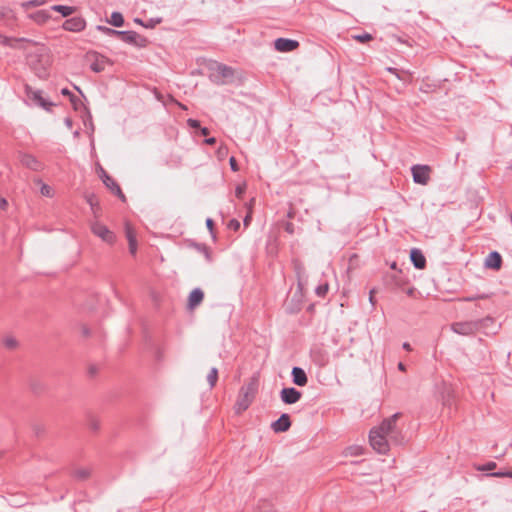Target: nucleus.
<instances>
[{
    "label": "nucleus",
    "mask_w": 512,
    "mask_h": 512,
    "mask_svg": "<svg viewBox=\"0 0 512 512\" xmlns=\"http://www.w3.org/2000/svg\"><path fill=\"white\" fill-rule=\"evenodd\" d=\"M245 191H246V183H242V184L238 185L235 190L236 197L242 198Z\"/></svg>",
    "instance_id": "obj_33"
},
{
    "label": "nucleus",
    "mask_w": 512,
    "mask_h": 512,
    "mask_svg": "<svg viewBox=\"0 0 512 512\" xmlns=\"http://www.w3.org/2000/svg\"><path fill=\"white\" fill-rule=\"evenodd\" d=\"M51 10L60 13L63 17H68L74 14L77 11V8L74 6L53 5Z\"/></svg>",
    "instance_id": "obj_22"
},
{
    "label": "nucleus",
    "mask_w": 512,
    "mask_h": 512,
    "mask_svg": "<svg viewBox=\"0 0 512 512\" xmlns=\"http://www.w3.org/2000/svg\"><path fill=\"white\" fill-rule=\"evenodd\" d=\"M286 231H288L289 233H293V224L292 223H287Z\"/></svg>",
    "instance_id": "obj_47"
},
{
    "label": "nucleus",
    "mask_w": 512,
    "mask_h": 512,
    "mask_svg": "<svg viewBox=\"0 0 512 512\" xmlns=\"http://www.w3.org/2000/svg\"><path fill=\"white\" fill-rule=\"evenodd\" d=\"M410 258L414 266L417 269H424L426 266V259L422 252L418 249H412L410 252Z\"/></svg>",
    "instance_id": "obj_19"
},
{
    "label": "nucleus",
    "mask_w": 512,
    "mask_h": 512,
    "mask_svg": "<svg viewBox=\"0 0 512 512\" xmlns=\"http://www.w3.org/2000/svg\"><path fill=\"white\" fill-rule=\"evenodd\" d=\"M207 380L211 387H214L218 380V370L216 368H212L209 374L207 375Z\"/></svg>",
    "instance_id": "obj_28"
},
{
    "label": "nucleus",
    "mask_w": 512,
    "mask_h": 512,
    "mask_svg": "<svg viewBox=\"0 0 512 512\" xmlns=\"http://www.w3.org/2000/svg\"><path fill=\"white\" fill-rule=\"evenodd\" d=\"M413 180L417 184L427 185L432 169L428 165H414L411 168Z\"/></svg>",
    "instance_id": "obj_7"
},
{
    "label": "nucleus",
    "mask_w": 512,
    "mask_h": 512,
    "mask_svg": "<svg viewBox=\"0 0 512 512\" xmlns=\"http://www.w3.org/2000/svg\"><path fill=\"white\" fill-rule=\"evenodd\" d=\"M118 36L127 43H136V39L139 37L135 32L119 31Z\"/></svg>",
    "instance_id": "obj_25"
},
{
    "label": "nucleus",
    "mask_w": 512,
    "mask_h": 512,
    "mask_svg": "<svg viewBox=\"0 0 512 512\" xmlns=\"http://www.w3.org/2000/svg\"><path fill=\"white\" fill-rule=\"evenodd\" d=\"M275 49L279 52H291L299 47V42L296 40L278 38L274 43Z\"/></svg>",
    "instance_id": "obj_10"
},
{
    "label": "nucleus",
    "mask_w": 512,
    "mask_h": 512,
    "mask_svg": "<svg viewBox=\"0 0 512 512\" xmlns=\"http://www.w3.org/2000/svg\"><path fill=\"white\" fill-rule=\"evenodd\" d=\"M206 225H207V228L212 232L213 227H214V222H213V220H212V219H210V218H209V219H207V220H206Z\"/></svg>",
    "instance_id": "obj_45"
},
{
    "label": "nucleus",
    "mask_w": 512,
    "mask_h": 512,
    "mask_svg": "<svg viewBox=\"0 0 512 512\" xmlns=\"http://www.w3.org/2000/svg\"><path fill=\"white\" fill-rule=\"evenodd\" d=\"M353 38L360 43H366L373 39L372 35H370L368 33H365L362 35H355V36H353Z\"/></svg>",
    "instance_id": "obj_30"
},
{
    "label": "nucleus",
    "mask_w": 512,
    "mask_h": 512,
    "mask_svg": "<svg viewBox=\"0 0 512 512\" xmlns=\"http://www.w3.org/2000/svg\"><path fill=\"white\" fill-rule=\"evenodd\" d=\"M26 62L38 77L44 79L48 77L52 55L45 45L33 42L26 53Z\"/></svg>",
    "instance_id": "obj_1"
},
{
    "label": "nucleus",
    "mask_w": 512,
    "mask_h": 512,
    "mask_svg": "<svg viewBox=\"0 0 512 512\" xmlns=\"http://www.w3.org/2000/svg\"><path fill=\"white\" fill-rule=\"evenodd\" d=\"M86 59L90 65L91 70L96 73L102 72L106 69V67L112 65V62L107 57L97 52L87 53Z\"/></svg>",
    "instance_id": "obj_5"
},
{
    "label": "nucleus",
    "mask_w": 512,
    "mask_h": 512,
    "mask_svg": "<svg viewBox=\"0 0 512 512\" xmlns=\"http://www.w3.org/2000/svg\"><path fill=\"white\" fill-rule=\"evenodd\" d=\"M301 398V393L295 388H284L281 391V399L286 404H294Z\"/></svg>",
    "instance_id": "obj_12"
},
{
    "label": "nucleus",
    "mask_w": 512,
    "mask_h": 512,
    "mask_svg": "<svg viewBox=\"0 0 512 512\" xmlns=\"http://www.w3.org/2000/svg\"><path fill=\"white\" fill-rule=\"evenodd\" d=\"M75 476L79 479H87L90 476V471L87 469H79L75 472Z\"/></svg>",
    "instance_id": "obj_31"
},
{
    "label": "nucleus",
    "mask_w": 512,
    "mask_h": 512,
    "mask_svg": "<svg viewBox=\"0 0 512 512\" xmlns=\"http://www.w3.org/2000/svg\"><path fill=\"white\" fill-rule=\"evenodd\" d=\"M62 94L64 95H70V91L68 89H63Z\"/></svg>",
    "instance_id": "obj_55"
},
{
    "label": "nucleus",
    "mask_w": 512,
    "mask_h": 512,
    "mask_svg": "<svg viewBox=\"0 0 512 512\" xmlns=\"http://www.w3.org/2000/svg\"><path fill=\"white\" fill-rule=\"evenodd\" d=\"M349 450L351 451V454L352 455H360L362 454V451H361V448L360 447H350Z\"/></svg>",
    "instance_id": "obj_44"
},
{
    "label": "nucleus",
    "mask_w": 512,
    "mask_h": 512,
    "mask_svg": "<svg viewBox=\"0 0 512 512\" xmlns=\"http://www.w3.org/2000/svg\"><path fill=\"white\" fill-rule=\"evenodd\" d=\"M179 106L182 108V109H186V107L182 104H179Z\"/></svg>",
    "instance_id": "obj_59"
},
{
    "label": "nucleus",
    "mask_w": 512,
    "mask_h": 512,
    "mask_svg": "<svg viewBox=\"0 0 512 512\" xmlns=\"http://www.w3.org/2000/svg\"><path fill=\"white\" fill-rule=\"evenodd\" d=\"M485 267L493 270H500L502 266V257L498 252H491L484 263Z\"/></svg>",
    "instance_id": "obj_13"
},
{
    "label": "nucleus",
    "mask_w": 512,
    "mask_h": 512,
    "mask_svg": "<svg viewBox=\"0 0 512 512\" xmlns=\"http://www.w3.org/2000/svg\"><path fill=\"white\" fill-rule=\"evenodd\" d=\"M217 69H218L219 73L222 74L223 77H230V76H232L231 69L226 67V66L219 65Z\"/></svg>",
    "instance_id": "obj_32"
},
{
    "label": "nucleus",
    "mask_w": 512,
    "mask_h": 512,
    "mask_svg": "<svg viewBox=\"0 0 512 512\" xmlns=\"http://www.w3.org/2000/svg\"><path fill=\"white\" fill-rule=\"evenodd\" d=\"M229 162H230L231 169H232L233 171H235V172H236V171H238V169H239V168H238V165H237L236 159H235L234 157H231V158H230V160H229Z\"/></svg>",
    "instance_id": "obj_43"
},
{
    "label": "nucleus",
    "mask_w": 512,
    "mask_h": 512,
    "mask_svg": "<svg viewBox=\"0 0 512 512\" xmlns=\"http://www.w3.org/2000/svg\"><path fill=\"white\" fill-rule=\"evenodd\" d=\"M397 414L385 419L378 427L371 429L369 434V442L371 447L380 454L389 451L388 435H390L397 421Z\"/></svg>",
    "instance_id": "obj_2"
},
{
    "label": "nucleus",
    "mask_w": 512,
    "mask_h": 512,
    "mask_svg": "<svg viewBox=\"0 0 512 512\" xmlns=\"http://www.w3.org/2000/svg\"><path fill=\"white\" fill-rule=\"evenodd\" d=\"M293 382L298 386H305L307 384V376L303 369L294 367L292 370Z\"/></svg>",
    "instance_id": "obj_20"
},
{
    "label": "nucleus",
    "mask_w": 512,
    "mask_h": 512,
    "mask_svg": "<svg viewBox=\"0 0 512 512\" xmlns=\"http://www.w3.org/2000/svg\"><path fill=\"white\" fill-rule=\"evenodd\" d=\"M406 293L409 296H413L415 293V288L412 287V288L407 289Z\"/></svg>",
    "instance_id": "obj_48"
},
{
    "label": "nucleus",
    "mask_w": 512,
    "mask_h": 512,
    "mask_svg": "<svg viewBox=\"0 0 512 512\" xmlns=\"http://www.w3.org/2000/svg\"><path fill=\"white\" fill-rule=\"evenodd\" d=\"M7 346L14 347L16 345V342L14 340H9L6 342Z\"/></svg>",
    "instance_id": "obj_50"
},
{
    "label": "nucleus",
    "mask_w": 512,
    "mask_h": 512,
    "mask_svg": "<svg viewBox=\"0 0 512 512\" xmlns=\"http://www.w3.org/2000/svg\"><path fill=\"white\" fill-rule=\"evenodd\" d=\"M1 206H2V208H4L5 206H7V202H6V200H2Z\"/></svg>",
    "instance_id": "obj_57"
},
{
    "label": "nucleus",
    "mask_w": 512,
    "mask_h": 512,
    "mask_svg": "<svg viewBox=\"0 0 512 512\" xmlns=\"http://www.w3.org/2000/svg\"><path fill=\"white\" fill-rule=\"evenodd\" d=\"M109 23L115 27H121L124 23V18L121 13L119 12H113L111 14V18L109 20Z\"/></svg>",
    "instance_id": "obj_26"
},
{
    "label": "nucleus",
    "mask_w": 512,
    "mask_h": 512,
    "mask_svg": "<svg viewBox=\"0 0 512 512\" xmlns=\"http://www.w3.org/2000/svg\"><path fill=\"white\" fill-rule=\"evenodd\" d=\"M125 234L129 243V251L132 255H135L137 252L136 232L129 222L125 223Z\"/></svg>",
    "instance_id": "obj_11"
},
{
    "label": "nucleus",
    "mask_w": 512,
    "mask_h": 512,
    "mask_svg": "<svg viewBox=\"0 0 512 512\" xmlns=\"http://www.w3.org/2000/svg\"><path fill=\"white\" fill-rule=\"evenodd\" d=\"M98 29L101 30L102 32L108 34V35H118L119 31L117 30H114V29H111V28H107V27H103V26H98Z\"/></svg>",
    "instance_id": "obj_36"
},
{
    "label": "nucleus",
    "mask_w": 512,
    "mask_h": 512,
    "mask_svg": "<svg viewBox=\"0 0 512 512\" xmlns=\"http://www.w3.org/2000/svg\"><path fill=\"white\" fill-rule=\"evenodd\" d=\"M205 142L208 144V145H213L216 143V139L214 137H211V138H208L205 140Z\"/></svg>",
    "instance_id": "obj_46"
},
{
    "label": "nucleus",
    "mask_w": 512,
    "mask_h": 512,
    "mask_svg": "<svg viewBox=\"0 0 512 512\" xmlns=\"http://www.w3.org/2000/svg\"><path fill=\"white\" fill-rule=\"evenodd\" d=\"M4 453L0 451V459L3 457Z\"/></svg>",
    "instance_id": "obj_60"
},
{
    "label": "nucleus",
    "mask_w": 512,
    "mask_h": 512,
    "mask_svg": "<svg viewBox=\"0 0 512 512\" xmlns=\"http://www.w3.org/2000/svg\"><path fill=\"white\" fill-rule=\"evenodd\" d=\"M485 321H492V318L487 317L481 321L456 322L452 324L451 329L457 334L468 336L477 332L480 325Z\"/></svg>",
    "instance_id": "obj_4"
},
{
    "label": "nucleus",
    "mask_w": 512,
    "mask_h": 512,
    "mask_svg": "<svg viewBox=\"0 0 512 512\" xmlns=\"http://www.w3.org/2000/svg\"><path fill=\"white\" fill-rule=\"evenodd\" d=\"M103 182L104 184L113 192L115 193L122 201H126V197L123 194L121 188L119 185L115 182L113 178H111L109 175L104 173L103 175Z\"/></svg>",
    "instance_id": "obj_16"
},
{
    "label": "nucleus",
    "mask_w": 512,
    "mask_h": 512,
    "mask_svg": "<svg viewBox=\"0 0 512 512\" xmlns=\"http://www.w3.org/2000/svg\"><path fill=\"white\" fill-rule=\"evenodd\" d=\"M20 162L23 166L38 171L42 169V164L31 154H23L20 156Z\"/></svg>",
    "instance_id": "obj_14"
},
{
    "label": "nucleus",
    "mask_w": 512,
    "mask_h": 512,
    "mask_svg": "<svg viewBox=\"0 0 512 512\" xmlns=\"http://www.w3.org/2000/svg\"><path fill=\"white\" fill-rule=\"evenodd\" d=\"M485 298H486V296H484V295H476V296H471V297H465L460 300L461 301H475V300L485 299Z\"/></svg>",
    "instance_id": "obj_40"
},
{
    "label": "nucleus",
    "mask_w": 512,
    "mask_h": 512,
    "mask_svg": "<svg viewBox=\"0 0 512 512\" xmlns=\"http://www.w3.org/2000/svg\"><path fill=\"white\" fill-rule=\"evenodd\" d=\"M388 70H389V72H392V73L395 72V69H393V68H389Z\"/></svg>",
    "instance_id": "obj_58"
},
{
    "label": "nucleus",
    "mask_w": 512,
    "mask_h": 512,
    "mask_svg": "<svg viewBox=\"0 0 512 512\" xmlns=\"http://www.w3.org/2000/svg\"><path fill=\"white\" fill-rule=\"evenodd\" d=\"M328 289H329L328 284L320 285L317 287L316 293H317V295L323 297L328 292Z\"/></svg>",
    "instance_id": "obj_34"
},
{
    "label": "nucleus",
    "mask_w": 512,
    "mask_h": 512,
    "mask_svg": "<svg viewBox=\"0 0 512 512\" xmlns=\"http://www.w3.org/2000/svg\"><path fill=\"white\" fill-rule=\"evenodd\" d=\"M45 3H46V0H32V1H27V2L21 3V6L24 10H29L30 8L38 7V6L44 5Z\"/></svg>",
    "instance_id": "obj_27"
},
{
    "label": "nucleus",
    "mask_w": 512,
    "mask_h": 512,
    "mask_svg": "<svg viewBox=\"0 0 512 512\" xmlns=\"http://www.w3.org/2000/svg\"><path fill=\"white\" fill-rule=\"evenodd\" d=\"M403 348H404L405 350H407V351H411V346H410V344H409V343H404V344H403Z\"/></svg>",
    "instance_id": "obj_52"
},
{
    "label": "nucleus",
    "mask_w": 512,
    "mask_h": 512,
    "mask_svg": "<svg viewBox=\"0 0 512 512\" xmlns=\"http://www.w3.org/2000/svg\"><path fill=\"white\" fill-rule=\"evenodd\" d=\"M496 467H497L496 462L489 461L484 465L475 466V469L478 471H491V470H494Z\"/></svg>",
    "instance_id": "obj_29"
},
{
    "label": "nucleus",
    "mask_w": 512,
    "mask_h": 512,
    "mask_svg": "<svg viewBox=\"0 0 512 512\" xmlns=\"http://www.w3.org/2000/svg\"><path fill=\"white\" fill-rule=\"evenodd\" d=\"M187 123H188V125H189L190 127H192V128H198V127H200V123H199V121H197V120H195V119H188V120H187Z\"/></svg>",
    "instance_id": "obj_42"
},
{
    "label": "nucleus",
    "mask_w": 512,
    "mask_h": 512,
    "mask_svg": "<svg viewBox=\"0 0 512 512\" xmlns=\"http://www.w3.org/2000/svg\"><path fill=\"white\" fill-rule=\"evenodd\" d=\"M510 475H511V472H495V473L491 474V476L498 477V478H502V477H509L510 478Z\"/></svg>",
    "instance_id": "obj_41"
},
{
    "label": "nucleus",
    "mask_w": 512,
    "mask_h": 512,
    "mask_svg": "<svg viewBox=\"0 0 512 512\" xmlns=\"http://www.w3.org/2000/svg\"><path fill=\"white\" fill-rule=\"evenodd\" d=\"M98 29L101 30L102 32L108 34V35H118L119 31L117 30H114V29H111V28H107V27H103V26H98Z\"/></svg>",
    "instance_id": "obj_37"
},
{
    "label": "nucleus",
    "mask_w": 512,
    "mask_h": 512,
    "mask_svg": "<svg viewBox=\"0 0 512 512\" xmlns=\"http://www.w3.org/2000/svg\"><path fill=\"white\" fill-rule=\"evenodd\" d=\"M204 299V293L201 289H194L188 297L187 307L189 310H194Z\"/></svg>",
    "instance_id": "obj_15"
},
{
    "label": "nucleus",
    "mask_w": 512,
    "mask_h": 512,
    "mask_svg": "<svg viewBox=\"0 0 512 512\" xmlns=\"http://www.w3.org/2000/svg\"><path fill=\"white\" fill-rule=\"evenodd\" d=\"M228 228L237 231L240 228V222L236 219H232L228 223Z\"/></svg>",
    "instance_id": "obj_38"
},
{
    "label": "nucleus",
    "mask_w": 512,
    "mask_h": 512,
    "mask_svg": "<svg viewBox=\"0 0 512 512\" xmlns=\"http://www.w3.org/2000/svg\"><path fill=\"white\" fill-rule=\"evenodd\" d=\"M227 153H228V149L226 146H220L217 150V155H218L219 159H221V160L226 157Z\"/></svg>",
    "instance_id": "obj_35"
},
{
    "label": "nucleus",
    "mask_w": 512,
    "mask_h": 512,
    "mask_svg": "<svg viewBox=\"0 0 512 512\" xmlns=\"http://www.w3.org/2000/svg\"><path fill=\"white\" fill-rule=\"evenodd\" d=\"M91 231L95 236L108 244H113L115 241L114 233L99 221H95L91 224Z\"/></svg>",
    "instance_id": "obj_6"
},
{
    "label": "nucleus",
    "mask_w": 512,
    "mask_h": 512,
    "mask_svg": "<svg viewBox=\"0 0 512 512\" xmlns=\"http://www.w3.org/2000/svg\"><path fill=\"white\" fill-rule=\"evenodd\" d=\"M28 17L39 25L45 24L50 19V15L46 10L36 11L29 14Z\"/></svg>",
    "instance_id": "obj_21"
},
{
    "label": "nucleus",
    "mask_w": 512,
    "mask_h": 512,
    "mask_svg": "<svg viewBox=\"0 0 512 512\" xmlns=\"http://www.w3.org/2000/svg\"><path fill=\"white\" fill-rule=\"evenodd\" d=\"M86 20L83 17H73L67 19L62 28L69 32H81L86 28Z\"/></svg>",
    "instance_id": "obj_9"
},
{
    "label": "nucleus",
    "mask_w": 512,
    "mask_h": 512,
    "mask_svg": "<svg viewBox=\"0 0 512 512\" xmlns=\"http://www.w3.org/2000/svg\"><path fill=\"white\" fill-rule=\"evenodd\" d=\"M373 293H374L373 291H371V292H370V302H371L372 304H374V301H373V299H374V298H373Z\"/></svg>",
    "instance_id": "obj_56"
},
{
    "label": "nucleus",
    "mask_w": 512,
    "mask_h": 512,
    "mask_svg": "<svg viewBox=\"0 0 512 512\" xmlns=\"http://www.w3.org/2000/svg\"><path fill=\"white\" fill-rule=\"evenodd\" d=\"M251 219H252V207H249V209L247 211V215L244 218V226L245 227H247L250 224Z\"/></svg>",
    "instance_id": "obj_39"
},
{
    "label": "nucleus",
    "mask_w": 512,
    "mask_h": 512,
    "mask_svg": "<svg viewBox=\"0 0 512 512\" xmlns=\"http://www.w3.org/2000/svg\"><path fill=\"white\" fill-rule=\"evenodd\" d=\"M291 426L290 417L288 414H282L280 418L272 424L275 432H285Z\"/></svg>",
    "instance_id": "obj_18"
},
{
    "label": "nucleus",
    "mask_w": 512,
    "mask_h": 512,
    "mask_svg": "<svg viewBox=\"0 0 512 512\" xmlns=\"http://www.w3.org/2000/svg\"><path fill=\"white\" fill-rule=\"evenodd\" d=\"M258 391V379L256 377H252L249 381L244 384L240 391L235 403V412L237 414H241L252 404L256 394Z\"/></svg>",
    "instance_id": "obj_3"
},
{
    "label": "nucleus",
    "mask_w": 512,
    "mask_h": 512,
    "mask_svg": "<svg viewBox=\"0 0 512 512\" xmlns=\"http://www.w3.org/2000/svg\"><path fill=\"white\" fill-rule=\"evenodd\" d=\"M510 478H512V472H511Z\"/></svg>",
    "instance_id": "obj_61"
},
{
    "label": "nucleus",
    "mask_w": 512,
    "mask_h": 512,
    "mask_svg": "<svg viewBox=\"0 0 512 512\" xmlns=\"http://www.w3.org/2000/svg\"><path fill=\"white\" fill-rule=\"evenodd\" d=\"M36 183L39 185L40 194L47 198H53L55 196V190L50 185L42 182L41 180H37Z\"/></svg>",
    "instance_id": "obj_23"
},
{
    "label": "nucleus",
    "mask_w": 512,
    "mask_h": 512,
    "mask_svg": "<svg viewBox=\"0 0 512 512\" xmlns=\"http://www.w3.org/2000/svg\"><path fill=\"white\" fill-rule=\"evenodd\" d=\"M201 134L206 136L209 134V130L207 128H201Z\"/></svg>",
    "instance_id": "obj_51"
},
{
    "label": "nucleus",
    "mask_w": 512,
    "mask_h": 512,
    "mask_svg": "<svg viewBox=\"0 0 512 512\" xmlns=\"http://www.w3.org/2000/svg\"><path fill=\"white\" fill-rule=\"evenodd\" d=\"M65 123H66V125H67V127H68V128H71V126H72V121H71V119H70V118H66V119H65Z\"/></svg>",
    "instance_id": "obj_49"
},
{
    "label": "nucleus",
    "mask_w": 512,
    "mask_h": 512,
    "mask_svg": "<svg viewBox=\"0 0 512 512\" xmlns=\"http://www.w3.org/2000/svg\"><path fill=\"white\" fill-rule=\"evenodd\" d=\"M398 369L401 370V371H405V365L403 363H399L398 364Z\"/></svg>",
    "instance_id": "obj_54"
},
{
    "label": "nucleus",
    "mask_w": 512,
    "mask_h": 512,
    "mask_svg": "<svg viewBox=\"0 0 512 512\" xmlns=\"http://www.w3.org/2000/svg\"><path fill=\"white\" fill-rule=\"evenodd\" d=\"M28 97L38 106L46 109V110H49L50 107L52 106V103L48 102L43 96H42V93L40 91H29L28 92Z\"/></svg>",
    "instance_id": "obj_17"
},
{
    "label": "nucleus",
    "mask_w": 512,
    "mask_h": 512,
    "mask_svg": "<svg viewBox=\"0 0 512 512\" xmlns=\"http://www.w3.org/2000/svg\"><path fill=\"white\" fill-rule=\"evenodd\" d=\"M255 203V199H251V201L247 204V210L249 209V207H252L253 208V205Z\"/></svg>",
    "instance_id": "obj_53"
},
{
    "label": "nucleus",
    "mask_w": 512,
    "mask_h": 512,
    "mask_svg": "<svg viewBox=\"0 0 512 512\" xmlns=\"http://www.w3.org/2000/svg\"><path fill=\"white\" fill-rule=\"evenodd\" d=\"M34 41L25 38H8L1 36L0 44L11 47L13 49L23 50L25 53L28 52L29 48Z\"/></svg>",
    "instance_id": "obj_8"
},
{
    "label": "nucleus",
    "mask_w": 512,
    "mask_h": 512,
    "mask_svg": "<svg viewBox=\"0 0 512 512\" xmlns=\"http://www.w3.org/2000/svg\"><path fill=\"white\" fill-rule=\"evenodd\" d=\"M85 198L88 204L91 206L95 216H97L99 211V201L97 197L94 194H88Z\"/></svg>",
    "instance_id": "obj_24"
}]
</instances>
